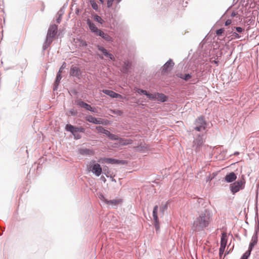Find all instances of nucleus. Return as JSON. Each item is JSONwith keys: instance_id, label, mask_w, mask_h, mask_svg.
Wrapping results in <instances>:
<instances>
[{"instance_id": "2f4dec72", "label": "nucleus", "mask_w": 259, "mask_h": 259, "mask_svg": "<svg viewBox=\"0 0 259 259\" xmlns=\"http://www.w3.org/2000/svg\"><path fill=\"white\" fill-rule=\"evenodd\" d=\"M110 172L109 167L107 165H103V170L102 174L104 175L107 178H110L112 182L116 183V180L110 174Z\"/></svg>"}, {"instance_id": "cd10ccee", "label": "nucleus", "mask_w": 259, "mask_h": 259, "mask_svg": "<svg viewBox=\"0 0 259 259\" xmlns=\"http://www.w3.org/2000/svg\"><path fill=\"white\" fill-rule=\"evenodd\" d=\"M135 92L140 95L145 96L149 100L153 99L152 94L147 92L146 90L140 88L137 86H135L134 88Z\"/></svg>"}, {"instance_id": "8fccbe9b", "label": "nucleus", "mask_w": 259, "mask_h": 259, "mask_svg": "<svg viewBox=\"0 0 259 259\" xmlns=\"http://www.w3.org/2000/svg\"><path fill=\"white\" fill-rule=\"evenodd\" d=\"M114 1H107V4H106V7L107 8H108L109 10L108 11H111L110 10V9H111L112 8V6H113V2ZM106 11H108V10H107Z\"/></svg>"}, {"instance_id": "1a4fd4ad", "label": "nucleus", "mask_w": 259, "mask_h": 259, "mask_svg": "<svg viewBox=\"0 0 259 259\" xmlns=\"http://www.w3.org/2000/svg\"><path fill=\"white\" fill-rule=\"evenodd\" d=\"M96 49L100 52L101 54L96 53L95 55L101 60H103L104 58H106L110 61H114L115 58L113 55L110 51L106 49L102 45L100 44H96L95 45Z\"/></svg>"}, {"instance_id": "09e8293b", "label": "nucleus", "mask_w": 259, "mask_h": 259, "mask_svg": "<svg viewBox=\"0 0 259 259\" xmlns=\"http://www.w3.org/2000/svg\"><path fill=\"white\" fill-rule=\"evenodd\" d=\"M258 214L256 212L255 213V226H254V228L259 229V220H256V219L258 218Z\"/></svg>"}, {"instance_id": "13d9d810", "label": "nucleus", "mask_w": 259, "mask_h": 259, "mask_svg": "<svg viewBox=\"0 0 259 259\" xmlns=\"http://www.w3.org/2000/svg\"><path fill=\"white\" fill-rule=\"evenodd\" d=\"M100 180H101L104 183H105L107 181L106 178L103 175L100 177Z\"/></svg>"}, {"instance_id": "a211bd4d", "label": "nucleus", "mask_w": 259, "mask_h": 259, "mask_svg": "<svg viewBox=\"0 0 259 259\" xmlns=\"http://www.w3.org/2000/svg\"><path fill=\"white\" fill-rule=\"evenodd\" d=\"M176 76L185 82L192 81L194 82L197 78V76L196 74L191 72L186 73L178 72L176 74Z\"/></svg>"}, {"instance_id": "4c0bfd02", "label": "nucleus", "mask_w": 259, "mask_h": 259, "mask_svg": "<svg viewBox=\"0 0 259 259\" xmlns=\"http://www.w3.org/2000/svg\"><path fill=\"white\" fill-rule=\"evenodd\" d=\"M102 92L112 99L115 98L116 94L114 91L109 89H104L102 90Z\"/></svg>"}, {"instance_id": "e433bc0d", "label": "nucleus", "mask_w": 259, "mask_h": 259, "mask_svg": "<svg viewBox=\"0 0 259 259\" xmlns=\"http://www.w3.org/2000/svg\"><path fill=\"white\" fill-rule=\"evenodd\" d=\"M216 35L219 37H225L227 38L226 36V28H221L217 29L215 31Z\"/></svg>"}, {"instance_id": "c9c22d12", "label": "nucleus", "mask_w": 259, "mask_h": 259, "mask_svg": "<svg viewBox=\"0 0 259 259\" xmlns=\"http://www.w3.org/2000/svg\"><path fill=\"white\" fill-rule=\"evenodd\" d=\"M54 39H51L48 37H46L45 41L42 45V52L46 51L52 44Z\"/></svg>"}, {"instance_id": "423d86ee", "label": "nucleus", "mask_w": 259, "mask_h": 259, "mask_svg": "<svg viewBox=\"0 0 259 259\" xmlns=\"http://www.w3.org/2000/svg\"><path fill=\"white\" fill-rule=\"evenodd\" d=\"M244 29L240 26H232L226 28V36L227 39L225 41H229L232 39H239L241 37Z\"/></svg>"}, {"instance_id": "ddd939ff", "label": "nucleus", "mask_w": 259, "mask_h": 259, "mask_svg": "<svg viewBox=\"0 0 259 259\" xmlns=\"http://www.w3.org/2000/svg\"><path fill=\"white\" fill-rule=\"evenodd\" d=\"M196 136L197 137L193 140L192 147L196 153H200L205 142V135L204 134H198Z\"/></svg>"}, {"instance_id": "49530a36", "label": "nucleus", "mask_w": 259, "mask_h": 259, "mask_svg": "<svg viewBox=\"0 0 259 259\" xmlns=\"http://www.w3.org/2000/svg\"><path fill=\"white\" fill-rule=\"evenodd\" d=\"M108 157H100L98 161H97L99 163H107Z\"/></svg>"}, {"instance_id": "de8ad7c7", "label": "nucleus", "mask_w": 259, "mask_h": 259, "mask_svg": "<svg viewBox=\"0 0 259 259\" xmlns=\"http://www.w3.org/2000/svg\"><path fill=\"white\" fill-rule=\"evenodd\" d=\"M79 46L83 47V48H87L88 46V42L86 41L85 40H83L82 39H81L79 41Z\"/></svg>"}, {"instance_id": "c03bdc74", "label": "nucleus", "mask_w": 259, "mask_h": 259, "mask_svg": "<svg viewBox=\"0 0 259 259\" xmlns=\"http://www.w3.org/2000/svg\"><path fill=\"white\" fill-rule=\"evenodd\" d=\"M61 79H62L61 73H60V72H58L57 73L56 76V78L55 79L54 81L56 82V83H60Z\"/></svg>"}, {"instance_id": "0e129e2a", "label": "nucleus", "mask_w": 259, "mask_h": 259, "mask_svg": "<svg viewBox=\"0 0 259 259\" xmlns=\"http://www.w3.org/2000/svg\"><path fill=\"white\" fill-rule=\"evenodd\" d=\"M122 0H115V2L117 4H119Z\"/></svg>"}, {"instance_id": "79ce46f5", "label": "nucleus", "mask_w": 259, "mask_h": 259, "mask_svg": "<svg viewBox=\"0 0 259 259\" xmlns=\"http://www.w3.org/2000/svg\"><path fill=\"white\" fill-rule=\"evenodd\" d=\"M99 198L101 201L102 202L105 203V204H107V202L106 201H108V199H107L104 196V194L102 193H99L98 195Z\"/></svg>"}, {"instance_id": "69168bd1", "label": "nucleus", "mask_w": 259, "mask_h": 259, "mask_svg": "<svg viewBox=\"0 0 259 259\" xmlns=\"http://www.w3.org/2000/svg\"><path fill=\"white\" fill-rule=\"evenodd\" d=\"M224 49L226 48V49H230V48L228 46L224 47Z\"/></svg>"}, {"instance_id": "7c9ffc66", "label": "nucleus", "mask_w": 259, "mask_h": 259, "mask_svg": "<svg viewBox=\"0 0 259 259\" xmlns=\"http://www.w3.org/2000/svg\"><path fill=\"white\" fill-rule=\"evenodd\" d=\"M67 6V3H65L64 4V5L60 8L59 11L58 12L57 14V18H56V23H60L61 20L62 16L64 13L65 10L66 9V7Z\"/></svg>"}, {"instance_id": "4be33fe9", "label": "nucleus", "mask_w": 259, "mask_h": 259, "mask_svg": "<svg viewBox=\"0 0 259 259\" xmlns=\"http://www.w3.org/2000/svg\"><path fill=\"white\" fill-rule=\"evenodd\" d=\"M175 65V63L172 59H169L161 67V71L162 74H167L170 71H171Z\"/></svg>"}, {"instance_id": "e2e57ef3", "label": "nucleus", "mask_w": 259, "mask_h": 259, "mask_svg": "<svg viewBox=\"0 0 259 259\" xmlns=\"http://www.w3.org/2000/svg\"><path fill=\"white\" fill-rule=\"evenodd\" d=\"M226 152H227V150H223V151L221 152V154H222V155H225V153H226Z\"/></svg>"}, {"instance_id": "a18cd8bd", "label": "nucleus", "mask_w": 259, "mask_h": 259, "mask_svg": "<svg viewBox=\"0 0 259 259\" xmlns=\"http://www.w3.org/2000/svg\"><path fill=\"white\" fill-rule=\"evenodd\" d=\"M68 93L70 96H72V94L78 96L79 94L78 92L75 89H72L68 91Z\"/></svg>"}, {"instance_id": "f8f14e48", "label": "nucleus", "mask_w": 259, "mask_h": 259, "mask_svg": "<svg viewBox=\"0 0 259 259\" xmlns=\"http://www.w3.org/2000/svg\"><path fill=\"white\" fill-rule=\"evenodd\" d=\"M245 180L244 176L242 175L241 179H238L235 182L229 185V189L233 195H235L237 192L244 189L245 186Z\"/></svg>"}, {"instance_id": "473e14b6", "label": "nucleus", "mask_w": 259, "mask_h": 259, "mask_svg": "<svg viewBox=\"0 0 259 259\" xmlns=\"http://www.w3.org/2000/svg\"><path fill=\"white\" fill-rule=\"evenodd\" d=\"M171 202V200L169 199L166 201L164 203H162L161 206L160 207V212L162 214V216H161V217L164 215L165 212L170 206Z\"/></svg>"}, {"instance_id": "58836bf2", "label": "nucleus", "mask_w": 259, "mask_h": 259, "mask_svg": "<svg viewBox=\"0 0 259 259\" xmlns=\"http://www.w3.org/2000/svg\"><path fill=\"white\" fill-rule=\"evenodd\" d=\"M219 171H215L214 172H212V174H209L208 176L206 178V182L210 183L211 181L214 179L218 175V174Z\"/></svg>"}, {"instance_id": "4d7b16f0", "label": "nucleus", "mask_w": 259, "mask_h": 259, "mask_svg": "<svg viewBox=\"0 0 259 259\" xmlns=\"http://www.w3.org/2000/svg\"><path fill=\"white\" fill-rule=\"evenodd\" d=\"M237 16H238V13L235 11L232 12V13L230 15V16L232 18L235 17H237Z\"/></svg>"}, {"instance_id": "37998d69", "label": "nucleus", "mask_w": 259, "mask_h": 259, "mask_svg": "<svg viewBox=\"0 0 259 259\" xmlns=\"http://www.w3.org/2000/svg\"><path fill=\"white\" fill-rule=\"evenodd\" d=\"M59 84V83L54 81L53 83V94L54 96H55V92L58 91Z\"/></svg>"}, {"instance_id": "338daca9", "label": "nucleus", "mask_w": 259, "mask_h": 259, "mask_svg": "<svg viewBox=\"0 0 259 259\" xmlns=\"http://www.w3.org/2000/svg\"><path fill=\"white\" fill-rule=\"evenodd\" d=\"M44 8H41V11H44Z\"/></svg>"}, {"instance_id": "a19ab883", "label": "nucleus", "mask_w": 259, "mask_h": 259, "mask_svg": "<svg viewBox=\"0 0 259 259\" xmlns=\"http://www.w3.org/2000/svg\"><path fill=\"white\" fill-rule=\"evenodd\" d=\"M251 251L247 250L243 254L241 255L240 259H248L251 254Z\"/></svg>"}, {"instance_id": "052dcab7", "label": "nucleus", "mask_w": 259, "mask_h": 259, "mask_svg": "<svg viewBox=\"0 0 259 259\" xmlns=\"http://www.w3.org/2000/svg\"><path fill=\"white\" fill-rule=\"evenodd\" d=\"M239 154H240L239 152H238V151H235V152L234 153L233 155H235V156H237V155H239Z\"/></svg>"}, {"instance_id": "c756f323", "label": "nucleus", "mask_w": 259, "mask_h": 259, "mask_svg": "<svg viewBox=\"0 0 259 259\" xmlns=\"http://www.w3.org/2000/svg\"><path fill=\"white\" fill-rule=\"evenodd\" d=\"M107 205H111L114 208H116L118 204H120L123 202V199L116 197L115 199L108 200L106 201Z\"/></svg>"}, {"instance_id": "774afa93", "label": "nucleus", "mask_w": 259, "mask_h": 259, "mask_svg": "<svg viewBox=\"0 0 259 259\" xmlns=\"http://www.w3.org/2000/svg\"><path fill=\"white\" fill-rule=\"evenodd\" d=\"M257 197H258V194H256V198H257Z\"/></svg>"}, {"instance_id": "5fc2aeb1", "label": "nucleus", "mask_w": 259, "mask_h": 259, "mask_svg": "<svg viewBox=\"0 0 259 259\" xmlns=\"http://www.w3.org/2000/svg\"><path fill=\"white\" fill-rule=\"evenodd\" d=\"M204 202V200L202 198H198L197 200V203L198 204H199V205L201 204V205H203Z\"/></svg>"}, {"instance_id": "9d476101", "label": "nucleus", "mask_w": 259, "mask_h": 259, "mask_svg": "<svg viewBox=\"0 0 259 259\" xmlns=\"http://www.w3.org/2000/svg\"><path fill=\"white\" fill-rule=\"evenodd\" d=\"M123 62L122 70L125 75H128L132 73L134 68V58L132 56L123 58L121 60Z\"/></svg>"}, {"instance_id": "0eeeda50", "label": "nucleus", "mask_w": 259, "mask_h": 259, "mask_svg": "<svg viewBox=\"0 0 259 259\" xmlns=\"http://www.w3.org/2000/svg\"><path fill=\"white\" fill-rule=\"evenodd\" d=\"M209 123L206 120L204 115H200L197 117L194 121L193 128L198 132H201L206 131L207 128H209Z\"/></svg>"}, {"instance_id": "393cba45", "label": "nucleus", "mask_w": 259, "mask_h": 259, "mask_svg": "<svg viewBox=\"0 0 259 259\" xmlns=\"http://www.w3.org/2000/svg\"><path fill=\"white\" fill-rule=\"evenodd\" d=\"M57 29L58 26L55 24L50 25L48 28L46 37L51 39H54L57 33Z\"/></svg>"}, {"instance_id": "b1692460", "label": "nucleus", "mask_w": 259, "mask_h": 259, "mask_svg": "<svg viewBox=\"0 0 259 259\" xmlns=\"http://www.w3.org/2000/svg\"><path fill=\"white\" fill-rule=\"evenodd\" d=\"M77 153L80 155L90 157L95 155V152L93 149L82 147L77 149Z\"/></svg>"}, {"instance_id": "603ef678", "label": "nucleus", "mask_w": 259, "mask_h": 259, "mask_svg": "<svg viewBox=\"0 0 259 259\" xmlns=\"http://www.w3.org/2000/svg\"><path fill=\"white\" fill-rule=\"evenodd\" d=\"M115 98L116 99H123L125 100L126 99V97L125 96H123L119 94H118L116 93Z\"/></svg>"}, {"instance_id": "2eb2a0df", "label": "nucleus", "mask_w": 259, "mask_h": 259, "mask_svg": "<svg viewBox=\"0 0 259 259\" xmlns=\"http://www.w3.org/2000/svg\"><path fill=\"white\" fill-rule=\"evenodd\" d=\"M85 120L89 123L97 124L108 125L110 124V121L108 119L98 118L91 115H88L84 117Z\"/></svg>"}, {"instance_id": "f704fd0d", "label": "nucleus", "mask_w": 259, "mask_h": 259, "mask_svg": "<svg viewBox=\"0 0 259 259\" xmlns=\"http://www.w3.org/2000/svg\"><path fill=\"white\" fill-rule=\"evenodd\" d=\"M65 115L67 116H79L81 117L80 116L78 115V112L77 110H75L73 108H70L67 110V111L65 113Z\"/></svg>"}, {"instance_id": "c85d7f7f", "label": "nucleus", "mask_w": 259, "mask_h": 259, "mask_svg": "<svg viewBox=\"0 0 259 259\" xmlns=\"http://www.w3.org/2000/svg\"><path fill=\"white\" fill-rule=\"evenodd\" d=\"M136 149L139 152L144 153L150 150V146L149 145L141 142L138 143Z\"/></svg>"}, {"instance_id": "72a5a7b5", "label": "nucleus", "mask_w": 259, "mask_h": 259, "mask_svg": "<svg viewBox=\"0 0 259 259\" xmlns=\"http://www.w3.org/2000/svg\"><path fill=\"white\" fill-rule=\"evenodd\" d=\"M258 242V238L252 236L251 240L249 243L248 250L252 251L254 246L257 244Z\"/></svg>"}, {"instance_id": "9b49d317", "label": "nucleus", "mask_w": 259, "mask_h": 259, "mask_svg": "<svg viewBox=\"0 0 259 259\" xmlns=\"http://www.w3.org/2000/svg\"><path fill=\"white\" fill-rule=\"evenodd\" d=\"M87 170L91 172L96 177H99L103 172V166L94 159L91 160L87 165Z\"/></svg>"}, {"instance_id": "864d4df0", "label": "nucleus", "mask_w": 259, "mask_h": 259, "mask_svg": "<svg viewBox=\"0 0 259 259\" xmlns=\"http://www.w3.org/2000/svg\"><path fill=\"white\" fill-rule=\"evenodd\" d=\"M259 235V229L254 228V231L252 236L258 238Z\"/></svg>"}, {"instance_id": "dca6fc26", "label": "nucleus", "mask_w": 259, "mask_h": 259, "mask_svg": "<svg viewBox=\"0 0 259 259\" xmlns=\"http://www.w3.org/2000/svg\"><path fill=\"white\" fill-rule=\"evenodd\" d=\"M159 206L157 204L155 205L153 207L152 211V217H153V223L152 225L155 229V231L157 234L160 232V221L158 216V211Z\"/></svg>"}, {"instance_id": "aec40b11", "label": "nucleus", "mask_w": 259, "mask_h": 259, "mask_svg": "<svg viewBox=\"0 0 259 259\" xmlns=\"http://www.w3.org/2000/svg\"><path fill=\"white\" fill-rule=\"evenodd\" d=\"M237 169L234 171L228 172L226 174L224 178L222 180V182L232 184L237 181L238 173L236 172Z\"/></svg>"}, {"instance_id": "3c124183", "label": "nucleus", "mask_w": 259, "mask_h": 259, "mask_svg": "<svg viewBox=\"0 0 259 259\" xmlns=\"http://www.w3.org/2000/svg\"><path fill=\"white\" fill-rule=\"evenodd\" d=\"M66 66V63L65 62H63L61 65V66L60 67L58 72L61 73V72L65 68Z\"/></svg>"}, {"instance_id": "20e7f679", "label": "nucleus", "mask_w": 259, "mask_h": 259, "mask_svg": "<svg viewBox=\"0 0 259 259\" xmlns=\"http://www.w3.org/2000/svg\"><path fill=\"white\" fill-rule=\"evenodd\" d=\"M93 21L98 23L102 27L114 29L117 26L118 21L116 20V13L108 11L105 12V17L103 18L95 13L92 14Z\"/></svg>"}, {"instance_id": "f257e3e1", "label": "nucleus", "mask_w": 259, "mask_h": 259, "mask_svg": "<svg viewBox=\"0 0 259 259\" xmlns=\"http://www.w3.org/2000/svg\"><path fill=\"white\" fill-rule=\"evenodd\" d=\"M208 38L205 37L200 42L197 52L202 58H208L209 62L211 64L218 66L220 63V58L223 55V52L221 50H212L211 41H207Z\"/></svg>"}, {"instance_id": "f3484780", "label": "nucleus", "mask_w": 259, "mask_h": 259, "mask_svg": "<svg viewBox=\"0 0 259 259\" xmlns=\"http://www.w3.org/2000/svg\"><path fill=\"white\" fill-rule=\"evenodd\" d=\"M96 130L98 134H103L106 136L107 138L111 141H117L118 140V136L116 135L110 133L109 131L105 129V127L99 125L96 127Z\"/></svg>"}, {"instance_id": "a878e982", "label": "nucleus", "mask_w": 259, "mask_h": 259, "mask_svg": "<svg viewBox=\"0 0 259 259\" xmlns=\"http://www.w3.org/2000/svg\"><path fill=\"white\" fill-rule=\"evenodd\" d=\"M117 141H118V142H116L114 144V146L113 147L115 148H117L119 146H127L133 143V140L131 139H125L118 137V140Z\"/></svg>"}, {"instance_id": "bb28decb", "label": "nucleus", "mask_w": 259, "mask_h": 259, "mask_svg": "<svg viewBox=\"0 0 259 259\" xmlns=\"http://www.w3.org/2000/svg\"><path fill=\"white\" fill-rule=\"evenodd\" d=\"M128 161L126 160L116 159L114 157H108L107 164L117 165H127Z\"/></svg>"}, {"instance_id": "6e6d98bb", "label": "nucleus", "mask_w": 259, "mask_h": 259, "mask_svg": "<svg viewBox=\"0 0 259 259\" xmlns=\"http://www.w3.org/2000/svg\"><path fill=\"white\" fill-rule=\"evenodd\" d=\"M232 23V21L230 19L227 20L224 23L225 26H227V27H231L230 25Z\"/></svg>"}, {"instance_id": "4468645a", "label": "nucleus", "mask_w": 259, "mask_h": 259, "mask_svg": "<svg viewBox=\"0 0 259 259\" xmlns=\"http://www.w3.org/2000/svg\"><path fill=\"white\" fill-rule=\"evenodd\" d=\"M73 104L76 105L78 108H82L88 111H90L93 113H98L97 107L92 106L91 105L88 104L82 99L76 98L74 100Z\"/></svg>"}, {"instance_id": "5701e85b", "label": "nucleus", "mask_w": 259, "mask_h": 259, "mask_svg": "<svg viewBox=\"0 0 259 259\" xmlns=\"http://www.w3.org/2000/svg\"><path fill=\"white\" fill-rule=\"evenodd\" d=\"M228 237L225 233H222L221 236L220 247L219 248V255L221 256L224 252V250L227 246Z\"/></svg>"}, {"instance_id": "6e6552de", "label": "nucleus", "mask_w": 259, "mask_h": 259, "mask_svg": "<svg viewBox=\"0 0 259 259\" xmlns=\"http://www.w3.org/2000/svg\"><path fill=\"white\" fill-rule=\"evenodd\" d=\"M181 0H158V4L161 3V5H164L161 7L160 11H171L173 9L178 11L181 7Z\"/></svg>"}, {"instance_id": "ea45409f", "label": "nucleus", "mask_w": 259, "mask_h": 259, "mask_svg": "<svg viewBox=\"0 0 259 259\" xmlns=\"http://www.w3.org/2000/svg\"><path fill=\"white\" fill-rule=\"evenodd\" d=\"M89 3L90 4L93 9L95 10L96 12H99L100 11V8L98 6L97 3L94 0L89 1Z\"/></svg>"}, {"instance_id": "680f3d73", "label": "nucleus", "mask_w": 259, "mask_h": 259, "mask_svg": "<svg viewBox=\"0 0 259 259\" xmlns=\"http://www.w3.org/2000/svg\"><path fill=\"white\" fill-rule=\"evenodd\" d=\"M238 2V0L236 1V0H233V5L232 6H234Z\"/></svg>"}, {"instance_id": "f03ea898", "label": "nucleus", "mask_w": 259, "mask_h": 259, "mask_svg": "<svg viewBox=\"0 0 259 259\" xmlns=\"http://www.w3.org/2000/svg\"><path fill=\"white\" fill-rule=\"evenodd\" d=\"M212 220V211L208 208L205 209L193 221L191 226L193 232L202 231L209 226Z\"/></svg>"}, {"instance_id": "39448f33", "label": "nucleus", "mask_w": 259, "mask_h": 259, "mask_svg": "<svg viewBox=\"0 0 259 259\" xmlns=\"http://www.w3.org/2000/svg\"><path fill=\"white\" fill-rule=\"evenodd\" d=\"M64 130L66 132H69L73 136L75 140H78L82 138L80 133H85L86 130L82 126L72 125L68 123L65 126Z\"/></svg>"}, {"instance_id": "6ab92c4d", "label": "nucleus", "mask_w": 259, "mask_h": 259, "mask_svg": "<svg viewBox=\"0 0 259 259\" xmlns=\"http://www.w3.org/2000/svg\"><path fill=\"white\" fill-rule=\"evenodd\" d=\"M153 99H149L151 101H156L158 103H165L169 101V97L162 93L158 92L152 94Z\"/></svg>"}, {"instance_id": "bf43d9fd", "label": "nucleus", "mask_w": 259, "mask_h": 259, "mask_svg": "<svg viewBox=\"0 0 259 259\" xmlns=\"http://www.w3.org/2000/svg\"><path fill=\"white\" fill-rule=\"evenodd\" d=\"M101 4L103 6L105 5V3L104 0H99Z\"/></svg>"}, {"instance_id": "7ed1b4c3", "label": "nucleus", "mask_w": 259, "mask_h": 259, "mask_svg": "<svg viewBox=\"0 0 259 259\" xmlns=\"http://www.w3.org/2000/svg\"><path fill=\"white\" fill-rule=\"evenodd\" d=\"M85 22L90 32L95 36H98L103 43L112 44L114 42V38L108 30L98 28L89 18L85 20Z\"/></svg>"}, {"instance_id": "412c9836", "label": "nucleus", "mask_w": 259, "mask_h": 259, "mask_svg": "<svg viewBox=\"0 0 259 259\" xmlns=\"http://www.w3.org/2000/svg\"><path fill=\"white\" fill-rule=\"evenodd\" d=\"M83 72L78 66L71 65L69 70V75L73 77H76L78 79H80L82 77Z\"/></svg>"}]
</instances>
